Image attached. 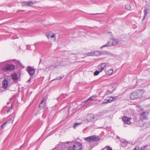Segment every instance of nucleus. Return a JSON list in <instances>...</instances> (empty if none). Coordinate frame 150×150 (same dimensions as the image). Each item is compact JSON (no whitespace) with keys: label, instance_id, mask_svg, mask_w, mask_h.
<instances>
[{"label":"nucleus","instance_id":"obj_24","mask_svg":"<svg viewBox=\"0 0 150 150\" xmlns=\"http://www.w3.org/2000/svg\"><path fill=\"white\" fill-rule=\"evenodd\" d=\"M147 146L148 145H146L142 147L140 149H139V147L138 146H137L135 147H138L139 148V149L137 150H144L145 148L147 147Z\"/></svg>","mask_w":150,"mask_h":150},{"label":"nucleus","instance_id":"obj_23","mask_svg":"<svg viewBox=\"0 0 150 150\" xmlns=\"http://www.w3.org/2000/svg\"><path fill=\"white\" fill-rule=\"evenodd\" d=\"M82 123V122L79 123H75L73 127L74 128H76L77 127L81 125Z\"/></svg>","mask_w":150,"mask_h":150},{"label":"nucleus","instance_id":"obj_9","mask_svg":"<svg viewBox=\"0 0 150 150\" xmlns=\"http://www.w3.org/2000/svg\"><path fill=\"white\" fill-rule=\"evenodd\" d=\"M27 71L30 76H32L35 73V69L30 66L27 67Z\"/></svg>","mask_w":150,"mask_h":150},{"label":"nucleus","instance_id":"obj_1","mask_svg":"<svg viewBox=\"0 0 150 150\" xmlns=\"http://www.w3.org/2000/svg\"><path fill=\"white\" fill-rule=\"evenodd\" d=\"M143 94L142 90H138L134 91L130 95V98L132 100H134L142 97Z\"/></svg>","mask_w":150,"mask_h":150},{"label":"nucleus","instance_id":"obj_16","mask_svg":"<svg viewBox=\"0 0 150 150\" xmlns=\"http://www.w3.org/2000/svg\"><path fill=\"white\" fill-rule=\"evenodd\" d=\"M13 122V120L12 119H11L9 120L8 121H7L4 123L0 127V129L1 130L3 128V127L5 126L6 125L8 122Z\"/></svg>","mask_w":150,"mask_h":150},{"label":"nucleus","instance_id":"obj_7","mask_svg":"<svg viewBox=\"0 0 150 150\" xmlns=\"http://www.w3.org/2000/svg\"><path fill=\"white\" fill-rule=\"evenodd\" d=\"M132 119L131 117H127L126 116H124L122 117V120L124 124L130 125L131 122L130 120Z\"/></svg>","mask_w":150,"mask_h":150},{"label":"nucleus","instance_id":"obj_32","mask_svg":"<svg viewBox=\"0 0 150 150\" xmlns=\"http://www.w3.org/2000/svg\"><path fill=\"white\" fill-rule=\"evenodd\" d=\"M113 92V91H111L109 90H108L107 91V94H109L112 93Z\"/></svg>","mask_w":150,"mask_h":150},{"label":"nucleus","instance_id":"obj_25","mask_svg":"<svg viewBox=\"0 0 150 150\" xmlns=\"http://www.w3.org/2000/svg\"><path fill=\"white\" fill-rule=\"evenodd\" d=\"M101 150H112V149L110 146H107Z\"/></svg>","mask_w":150,"mask_h":150},{"label":"nucleus","instance_id":"obj_33","mask_svg":"<svg viewBox=\"0 0 150 150\" xmlns=\"http://www.w3.org/2000/svg\"><path fill=\"white\" fill-rule=\"evenodd\" d=\"M108 34L109 35H110L111 37H113V35L112 34V33L111 32H109L108 33Z\"/></svg>","mask_w":150,"mask_h":150},{"label":"nucleus","instance_id":"obj_12","mask_svg":"<svg viewBox=\"0 0 150 150\" xmlns=\"http://www.w3.org/2000/svg\"><path fill=\"white\" fill-rule=\"evenodd\" d=\"M11 77L14 83H16L18 81V78L16 73L12 74L11 75Z\"/></svg>","mask_w":150,"mask_h":150},{"label":"nucleus","instance_id":"obj_38","mask_svg":"<svg viewBox=\"0 0 150 150\" xmlns=\"http://www.w3.org/2000/svg\"><path fill=\"white\" fill-rule=\"evenodd\" d=\"M55 36V35H52L50 36V37H51L52 38H54Z\"/></svg>","mask_w":150,"mask_h":150},{"label":"nucleus","instance_id":"obj_40","mask_svg":"<svg viewBox=\"0 0 150 150\" xmlns=\"http://www.w3.org/2000/svg\"><path fill=\"white\" fill-rule=\"evenodd\" d=\"M42 63V60H41V59H40V62H39V66L40 65V64Z\"/></svg>","mask_w":150,"mask_h":150},{"label":"nucleus","instance_id":"obj_22","mask_svg":"<svg viewBox=\"0 0 150 150\" xmlns=\"http://www.w3.org/2000/svg\"><path fill=\"white\" fill-rule=\"evenodd\" d=\"M147 10L146 8H145L144 10V14L143 17V18L142 19L143 20L145 19V17H146L147 14Z\"/></svg>","mask_w":150,"mask_h":150},{"label":"nucleus","instance_id":"obj_27","mask_svg":"<svg viewBox=\"0 0 150 150\" xmlns=\"http://www.w3.org/2000/svg\"><path fill=\"white\" fill-rule=\"evenodd\" d=\"M125 8L128 10H130L131 8L130 5L129 4H127L125 6Z\"/></svg>","mask_w":150,"mask_h":150},{"label":"nucleus","instance_id":"obj_13","mask_svg":"<svg viewBox=\"0 0 150 150\" xmlns=\"http://www.w3.org/2000/svg\"><path fill=\"white\" fill-rule=\"evenodd\" d=\"M113 100L112 97H107L104 100L103 102L102 103V104H104L105 103H107L111 102Z\"/></svg>","mask_w":150,"mask_h":150},{"label":"nucleus","instance_id":"obj_21","mask_svg":"<svg viewBox=\"0 0 150 150\" xmlns=\"http://www.w3.org/2000/svg\"><path fill=\"white\" fill-rule=\"evenodd\" d=\"M111 46H112V45L110 44V42H107L105 45H103L102 46H101L100 47V48L102 49L104 47H109Z\"/></svg>","mask_w":150,"mask_h":150},{"label":"nucleus","instance_id":"obj_44","mask_svg":"<svg viewBox=\"0 0 150 150\" xmlns=\"http://www.w3.org/2000/svg\"><path fill=\"white\" fill-rule=\"evenodd\" d=\"M30 81V78L27 81V82H29Z\"/></svg>","mask_w":150,"mask_h":150},{"label":"nucleus","instance_id":"obj_47","mask_svg":"<svg viewBox=\"0 0 150 150\" xmlns=\"http://www.w3.org/2000/svg\"><path fill=\"white\" fill-rule=\"evenodd\" d=\"M70 107H69L68 108V111H69V109H70Z\"/></svg>","mask_w":150,"mask_h":150},{"label":"nucleus","instance_id":"obj_26","mask_svg":"<svg viewBox=\"0 0 150 150\" xmlns=\"http://www.w3.org/2000/svg\"><path fill=\"white\" fill-rule=\"evenodd\" d=\"M101 72V71H96L94 73V76H97L99 74L100 72Z\"/></svg>","mask_w":150,"mask_h":150},{"label":"nucleus","instance_id":"obj_34","mask_svg":"<svg viewBox=\"0 0 150 150\" xmlns=\"http://www.w3.org/2000/svg\"><path fill=\"white\" fill-rule=\"evenodd\" d=\"M64 143V144H69V143L70 144H72L73 143V142H64V143Z\"/></svg>","mask_w":150,"mask_h":150},{"label":"nucleus","instance_id":"obj_36","mask_svg":"<svg viewBox=\"0 0 150 150\" xmlns=\"http://www.w3.org/2000/svg\"><path fill=\"white\" fill-rule=\"evenodd\" d=\"M46 37L48 38H49L50 36L49 34H46Z\"/></svg>","mask_w":150,"mask_h":150},{"label":"nucleus","instance_id":"obj_3","mask_svg":"<svg viewBox=\"0 0 150 150\" xmlns=\"http://www.w3.org/2000/svg\"><path fill=\"white\" fill-rule=\"evenodd\" d=\"M82 145L79 142H76L73 145L74 150H82Z\"/></svg>","mask_w":150,"mask_h":150},{"label":"nucleus","instance_id":"obj_46","mask_svg":"<svg viewBox=\"0 0 150 150\" xmlns=\"http://www.w3.org/2000/svg\"><path fill=\"white\" fill-rule=\"evenodd\" d=\"M98 14L97 13H96V14H95V13H91V15H96V14Z\"/></svg>","mask_w":150,"mask_h":150},{"label":"nucleus","instance_id":"obj_30","mask_svg":"<svg viewBox=\"0 0 150 150\" xmlns=\"http://www.w3.org/2000/svg\"><path fill=\"white\" fill-rule=\"evenodd\" d=\"M18 63L19 64L20 66L22 68H24L25 67L23 65V64L19 61H18Z\"/></svg>","mask_w":150,"mask_h":150},{"label":"nucleus","instance_id":"obj_15","mask_svg":"<svg viewBox=\"0 0 150 150\" xmlns=\"http://www.w3.org/2000/svg\"><path fill=\"white\" fill-rule=\"evenodd\" d=\"M106 64L105 63H100L98 66V69L100 71L102 72L104 69L106 65Z\"/></svg>","mask_w":150,"mask_h":150},{"label":"nucleus","instance_id":"obj_17","mask_svg":"<svg viewBox=\"0 0 150 150\" xmlns=\"http://www.w3.org/2000/svg\"><path fill=\"white\" fill-rule=\"evenodd\" d=\"M121 145L123 147L127 146V144L129 143L128 142L126 141L125 140L121 141Z\"/></svg>","mask_w":150,"mask_h":150},{"label":"nucleus","instance_id":"obj_14","mask_svg":"<svg viewBox=\"0 0 150 150\" xmlns=\"http://www.w3.org/2000/svg\"><path fill=\"white\" fill-rule=\"evenodd\" d=\"M2 87L4 89H6L7 88L8 86V81L6 79H4L2 82Z\"/></svg>","mask_w":150,"mask_h":150},{"label":"nucleus","instance_id":"obj_4","mask_svg":"<svg viewBox=\"0 0 150 150\" xmlns=\"http://www.w3.org/2000/svg\"><path fill=\"white\" fill-rule=\"evenodd\" d=\"M38 1H34L33 2L31 1H27L22 2L21 3L22 5L23 6H30L33 5V4L37 2Z\"/></svg>","mask_w":150,"mask_h":150},{"label":"nucleus","instance_id":"obj_28","mask_svg":"<svg viewBox=\"0 0 150 150\" xmlns=\"http://www.w3.org/2000/svg\"><path fill=\"white\" fill-rule=\"evenodd\" d=\"M93 54V53L92 52H90L86 54H85L87 56H92Z\"/></svg>","mask_w":150,"mask_h":150},{"label":"nucleus","instance_id":"obj_39","mask_svg":"<svg viewBox=\"0 0 150 150\" xmlns=\"http://www.w3.org/2000/svg\"><path fill=\"white\" fill-rule=\"evenodd\" d=\"M113 100H116L117 99V97H115L114 98H113Z\"/></svg>","mask_w":150,"mask_h":150},{"label":"nucleus","instance_id":"obj_19","mask_svg":"<svg viewBox=\"0 0 150 150\" xmlns=\"http://www.w3.org/2000/svg\"><path fill=\"white\" fill-rule=\"evenodd\" d=\"M104 53L103 52V51H96L94 52V54L96 56H99L100 55L103 54Z\"/></svg>","mask_w":150,"mask_h":150},{"label":"nucleus","instance_id":"obj_31","mask_svg":"<svg viewBox=\"0 0 150 150\" xmlns=\"http://www.w3.org/2000/svg\"><path fill=\"white\" fill-rule=\"evenodd\" d=\"M67 150H74V147H69L67 148Z\"/></svg>","mask_w":150,"mask_h":150},{"label":"nucleus","instance_id":"obj_11","mask_svg":"<svg viewBox=\"0 0 150 150\" xmlns=\"http://www.w3.org/2000/svg\"><path fill=\"white\" fill-rule=\"evenodd\" d=\"M60 64L62 66H68L70 64L69 62L68 59L66 58L60 62Z\"/></svg>","mask_w":150,"mask_h":150},{"label":"nucleus","instance_id":"obj_35","mask_svg":"<svg viewBox=\"0 0 150 150\" xmlns=\"http://www.w3.org/2000/svg\"><path fill=\"white\" fill-rule=\"evenodd\" d=\"M88 101L93 100V96L91 97L88 99Z\"/></svg>","mask_w":150,"mask_h":150},{"label":"nucleus","instance_id":"obj_42","mask_svg":"<svg viewBox=\"0 0 150 150\" xmlns=\"http://www.w3.org/2000/svg\"><path fill=\"white\" fill-rule=\"evenodd\" d=\"M11 110L9 109L8 111H7V112L8 113L9 112H10L11 111Z\"/></svg>","mask_w":150,"mask_h":150},{"label":"nucleus","instance_id":"obj_10","mask_svg":"<svg viewBox=\"0 0 150 150\" xmlns=\"http://www.w3.org/2000/svg\"><path fill=\"white\" fill-rule=\"evenodd\" d=\"M95 118L94 115L92 114H89L86 116V120L88 122L93 121L94 120Z\"/></svg>","mask_w":150,"mask_h":150},{"label":"nucleus","instance_id":"obj_8","mask_svg":"<svg viewBox=\"0 0 150 150\" xmlns=\"http://www.w3.org/2000/svg\"><path fill=\"white\" fill-rule=\"evenodd\" d=\"M47 98V97L45 96L43 99L41 103L39 104V108L40 109H43L45 106V101Z\"/></svg>","mask_w":150,"mask_h":150},{"label":"nucleus","instance_id":"obj_5","mask_svg":"<svg viewBox=\"0 0 150 150\" xmlns=\"http://www.w3.org/2000/svg\"><path fill=\"white\" fill-rule=\"evenodd\" d=\"M15 69V66L13 65L9 64L3 69V70L5 71H8L11 70H13Z\"/></svg>","mask_w":150,"mask_h":150},{"label":"nucleus","instance_id":"obj_29","mask_svg":"<svg viewBox=\"0 0 150 150\" xmlns=\"http://www.w3.org/2000/svg\"><path fill=\"white\" fill-rule=\"evenodd\" d=\"M63 77H62L61 76H57V77L55 79H53L52 81L55 80H60Z\"/></svg>","mask_w":150,"mask_h":150},{"label":"nucleus","instance_id":"obj_2","mask_svg":"<svg viewBox=\"0 0 150 150\" xmlns=\"http://www.w3.org/2000/svg\"><path fill=\"white\" fill-rule=\"evenodd\" d=\"M85 139L86 141L89 142H96L100 140V139L99 136L96 135H93L85 138Z\"/></svg>","mask_w":150,"mask_h":150},{"label":"nucleus","instance_id":"obj_18","mask_svg":"<svg viewBox=\"0 0 150 150\" xmlns=\"http://www.w3.org/2000/svg\"><path fill=\"white\" fill-rule=\"evenodd\" d=\"M112 42L110 43V44L112 45V46L113 45H115L117 44L118 42L114 38H112Z\"/></svg>","mask_w":150,"mask_h":150},{"label":"nucleus","instance_id":"obj_45","mask_svg":"<svg viewBox=\"0 0 150 150\" xmlns=\"http://www.w3.org/2000/svg\"><path fill=\"white\" fill-rule=\"evenodd\" d=\"M85 104V103H84V102H82V104H81V105H84V104Z\"/></svg>","mask_w":150,"mask_h":150},{"label":"nucleus","instance_id":"obj_20","mask_svg":"<svg viewBox=\"0 0 150 150\" xmlns=\"http://www.w3.org/2000/svg\"><path fill=\"white\" fill-rule=\"evenodd\" d=\"M113 70L112 69H110L108 70L106 72V74L107 75H110L113 73Z\"/></svg>","mask_w":150,"mask_h":150},{"label":"nucleus","instance_id":"obj_43","mask_svg":"<svg viewBox=\"0 0 150 150\" xmlns=\"http://www.w3.org/2000/svg\"><path fill=\"white\" fill-rule=\"evenodd\" d=\"M12 105L11 104V106L10 107V109L12 110Z\"/></svg>","mask_w":150,"mask_h":150},{"label":"nucleus","instance_id":"obj_37","mask_svg":"<svg viewBox=\"0 0 150 150\" xmlns=\"http://www.w3.org/2000/svg\"><path fill=\"white\" fill-rule=\"evenodd\" d=\"M139 149V148L138 147H135L133 149V150H137Z\"/></svg>","mask_w":150,"mask_h":150},{"label":"nucleus","instance_id":"obj_41","mask_svg":"<svg viewBox=\"0 0 150 150\" xmlns=\"http://www.w3.org/2000/svg\"><path fill=\"white\" fill-rule=\"evenodd\" d=\"M88 101V100H85L84 101H83V102H84V103H85H85H86Z\"/></svg>","mask_w":150,"mask_h":150},{"label":"nucleus","instance_id":"obj_6","mask_svg":"<svg viewBox=\"0 0 150 150\" xmlns=\"http://www.w3.org/2000/svg\"><path fill=\"white\" fill-rule=\"evenodd\" d=\"M149 113L148 112L144 111L141 113L139 114L140 119L143 120L146 119Z\"/></svg>","mask_w":150,"mask_h":150}]
</instances>
